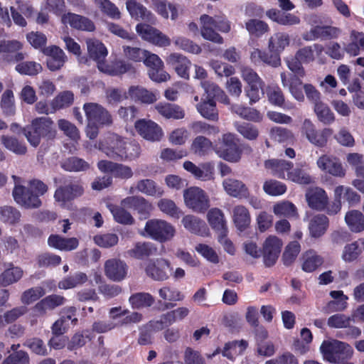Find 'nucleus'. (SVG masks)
Segmentation results:
<instances>
[{
  "mask_svg": "<svg viewBox=\"0 0 364 364\" xmlns=\"http://www.w3.org/2000/svg\"><path fill=\"white\" fill-rule=\"evenodd\" d=\"M121 205L136 210L141 218H148L152 210L151 204L141 196H128L121 201Z\"/></svg>",
  "mask_w": 364,
  "mask_h": 364,
  "instance_id": "nucleus-23",
  "label": "nucleus"
},
{
  "mask_svg": "<svg viewBox=\"0 0 364 364\" xmlns=\"http://www.w3.org/2000/svg\"><path fill=\"white\" fill-rule=\"evenodd\" d=\"M302 260L301 268L306 272H313L323 263V257L313 250L305 252Z\"/></svg>",
  "mask_w": 364,
  "mask_h": 364,
  "instance_id": "nucleus-38",
  "label": "nucleus"
},
{
  "mask_svg": "<svg viewBox=\"0 0 364 364\" xmlns=\"http://www.w3.org/2000/svg\"><path fill=\"white\" fill-rule=\"evenodd\" d=\"M212 146V142L208 138L198 136L193 141L191 150L195 154L203 156L211 151Z\"/></svg>",
  "mask_w": 364,
  "mask_h": 364,
  "instance_id": "nucleus-56",
  "label": "nucleus"
},
{
  "mask_svg": "<svg viewBox=\"0 0 364 364\" xmlns=\"http://www.w3.org/2000/svg\"><path fill=\"white\" fill-rule=\"evenodd\" d=\"M136 31L143 40L156 46L166 47L171 44V40L166 35L148 24H137Z\"/></svg>",
  "mask_w": 364,
  "mask_h": 364,
  "instance_id": "nucleus-12",
  "label": "nucleus"
},
{
  "mask_svg": "<svg viewBox=\"0 0 364 364\" xmlns=\"http://www.w3.org/2000/svg\"><path fill=\"white\" fill-rule=\"evenodd\" d=\"M273 212L277 216L293 218L297 216L296 206L289 201H282L275 204L273 207Z\"/></svg>",
  "mask_w": 364,
  "mask_h": 364,
  "instance_id": "nucleus-60",
  "label": "nucleus"
},
{
  "mask_svg": "<svg viewBox=\"0 0 364 364\" xmlns=\"http://www.w3.org/2000/svg\"><path fill=\"white\" fill-rule=\"evenodd\" d=\"M223 186L226 193L230 196L237 198H247L250 192L246 185L241 181L228 178L223 182Z\"/></svg>",
  "mask_w": 364,
  "mask_h": 364,
  "instance_id": "nucleus-29",
  "label": "nucleus"
},
{
  "mask_svg": "<svg viewBox=\"0 0 364 364\" xmlns=\"http://www.w3.org/2000/svg\"><path fill=\"white\" fill-rule=\"evenodd\" d=\"M289 44V36L284 33H277L270 37L268 48L271 53H281Z\"/></svg>",
  "mask_w": 364,
  "mask_h": 364,
  "instance_id": "nucleus-46",
  "label": "nucleus"
},
{
  "mask_svg": "<svg viewBox=\"0 0 364 364\" xmlns=\"http://www.w3.org/2000/svg\"><path fill=\"white\" fill-rule=\"evenodd\" d=\"M323 50L322 45L315 43L312 46H304L299 49L295 55L303 63H309L315 60V54L319 55Z\"/></svg>",
  "mask_w": 364,
  "mask_h": 364,
  "instance_id": "nucleus-41",
  "label": "nucleus"
},
{
  "mask_svg": "<svg viewBox=\"0 0 364 364\" xmlns=\"http://www.w3.org/2000/svg\"><path fill=\"white\" fill-rule=\"evenodd\" d=\"M126 207L109 205V209L112 213L114 220L123 225H132L134 222L132 215L125 210Z\"/></svg>",
  "mask_w": 364,
  "mask_h": 364,
  "instance_id": "nucleus-52",
  "label": "nucleus"
},
{
  "mask_svg": "<svg viewBox=\"0 0 364 364\" xmlns=\"http://www.w3.org/2000/svg\"><path fill=\"white\" fill-rule=\"evenodd\" d=\"M219 152L220 156L226 161L231 162L239 161L241 152L234 134L231 133L223 134Z\"/></svg>",
  "mask_w": 364,
  "mask_h": 364,
  "instance_id": "nucleus-14",
  "label": "nucleus"
},
{
  "mask_svg": "<svg viewBox=\"0 0 364 364\" xmlns=\"http://www.w3.org/2000/svg\"><path fill=\"white\" fill-rule=\"evenodd\" d=\"M282 246V240L274 235H270L265 240L262 247V255L266 267H272L276 263Z\"/></svg>",
  "mask_w": 364,
  "mask_h": 364,
  "instance_id": "nucleus-15",
  "label": "nucleus"
},
{
  "mask_svg": "<svg viewBox=\"0 0 364 364\" xmlns=\"http://www.w3.org/2000/svg\"><path fill=\"white\" fill-rule=\"evenodd\" d=\"M129 301L133 309H141L151 306L154 302V299L149 293L139 292L132 294Z\"/></svg>",
  "mask_w": 364,
  "mask_h": 364,
  "instance_id": "nucleus-53",
  "label": "nucleus"
},
{
  "mask_svg": "<svg viewBox=\"0 0 364 364\" xmlns=\"http://www.w3.org/2000/svg\"><path fill=\"white\" fill-rule=\"evenodd\" d=\"M330 296L335 300L331 301L328 304V308L332 311H341L347 308L348 296H346L342 291H331Z\"/></svg>",
  "mask_w": 364,
  "mask_h": 364,
  "instance_id": "nucleus-58",
  "label": "nucleus"
},
{
  "mask_svg": "<svg viewBox=\"0 0 364 364\" xmlns=\"http://www.w3.org/2000/svg\"><path fill=\"white\" fill-rule=\"evenodd\" d=\"M1 108L6 116H13L16 108L14 105V93L10 90H6L1 95Z\"/></svg>",
  "mask_w": 364,
  "mask_h": 364,
  "instance_id": "nucleus-64",
  "label": "nucleus"
},
{
  "mask_svg": "<svg viewBox=\"0 0 364 364\" xmlns=\"http://www.w3.org/2000/svg\"><path fill=\"white\" fill-rule=\"evenodd\" d=\"M333 199L340 200L341 203L346 201L352 205L360 202V196L350 187L340 185L334 189Z\"/></svg>",
  "mask_w": 364,
  "mask_h": 364,
  "instance_id": "nucleus-35",
  "label": "nucleus"
},
{
  "mask_svg": "<svg viewBox=\"0 0 364 364\" xmlns=\"http://www.w3.org/2000/svg\"><path fill=\"white\" fill-rule=\"evenodd\" d=\"M11 266L0 274V287H6L16 283L23 277V272L20 267H14L13 264Z\"/></svg>",
  "mask_w": 364,
  "mask_h": 364,
  "instance_id": "nucleus-42",
  "label": "nucleus"
},
{
  "mask_svg": "<svg viewBox=\"0 0 364 364\" xmlns=\"http://www.w3.org/2000/svg\"><path fill=\"white\" fill-rule=\"evenodd\" d=\"M328 218L323 214L314 215L309 221V230L311 237L318 238L326 232L328 227Z\"/></svg>",
  "mask_w": 364,
  "mask_h": 364,
  "instance_id": "nucleus-33",
  "label": "nucleus"
},
{
  "mask_svg": "<svg viewBox=\"0 0 364 364\" xmlns=\"http://www.w3.org/2000/svg\"><path fill=\"white\" fill-rule=\"evenodd\" d=\"M126 8L131 17L137 21H144L151 23L156 21L152 12L136 0H127Z\"/></svg>",
  "mask_w": 364,
  "mask_h": 364,
  "instance_id": "nucleus-24",
  "label": "nucleus"
},
{
  "mask_svg": "<svg viewBox=\"0 0 364 364\" xmlns=\"http://www.w3.org/2000/svg\"><path fill=\"white\" fill-rule=\"evenodd\" d=\"M128 266L125 262L118 259H110L105 263V274L114 282H121L127 276Z\"/></svg>",
  "mask_w": 364,
  "mask_h": 364,
  "instance_id": "nucleus-18",
  "label": "nucleus"
},
{
  "mask_svg": "<svg viewBox=\"0 0 364 364\" xmlns=\"http://www.w3.org/2000/svg\"><path fill=\"white\" fill-rule=\"evenodd\" d=\"M353 321H355L353 314L347 316L344 314H336L328 318L327 325L332 328H345Z\"/></svg>",
  "mask_w": 364,
  "mask_h": 364,
  "instance_id": "nucleus-61",
  "label": "nucleus"
},
{
  "mask_svg": "<svg viewBox=\"0 0 364 364\" xmlns=\"http://www.w3.org/2000/svg\"><path fill=\"white\" fill-rule=\"evenodd\" d=\"M157 112L166 119H181L185 116L183 109L176 104L160 102L155 107Z\"/></svg>",
  "mask_w": 364,
  "mask_h": 364,
  "instance_id": "nucleus-34",
  "label": "nucleus"
},
{
  "mask_svg": "<svg viewBox=\"0 0 364 364\" xmlns=\"http://www.w3.org/2000/svg\"><path fill=\"white\" fill-rule=\"evenodd\" d=\"M324 16L319 14H310L304 17V21L311 27L309 31L302 35L306 41L316 40H331L339 37L341 29L336 26L324 25Z\"/></svg>",
  "mask_w": 364,
  "mask_h": 364,
  "instance_id": "nucleus-2",
  "label": "nucleus"
},
{
  "mask_svg": "<svg viewBox=\"0 0 364 364\" xmlns=\"http://www.w3.org/2000/svg\"><path fill=\"white\" fill-rule=\"evenodd\" d=\"M200 33L203 38L216 43L222 44L223 38L215 29L223 33H228L230 31V23L224 16L212 17L203 14L200 16Z\"/></svg>",
  "mask_w": 364,
  "mask_h": 364,
  "instance_id": "nucleus-4",
  "label": "nucleus"
},
{
  "mask_svg": "<svg viewBox=\"0 0 364 364\" xmlns=\"http://www.w3.org/2000/svg\"><path fill=\"white\" fill-rule=\"evenodd\" d=\"M183 168L197 179L208 181L213 178L214 167L210 163L196 166L193 162L186 161L183 163Z\"/></svg>",
  "mask_w": 364,
  "mask_h": 364,
  "instance_id": "nucleus-28",
  "label": "nucleus"
},
{
  "mask_svg": "<svg viewBox=\"0 0 364 364\" xmlns=\"http://www.w3.org/2000/svg\"><path fill=\"white\" fill-rule=\"evenodd\" d=\"M15 186L12 191L14 200L27 209L38 208L42 205L40 196L48 191V186L43 181L37 179L28 182V186L18 184L20 178L12 176Z\"/></svg>",
  "mask_w": 364,
  "mask_h": 364,
  "instance_id": "nucleus-1",
  "label": "nucleus"
},
{
  "mask_svg": "<svg viewBox=\"0 0 364 364\" xmlns=\"http://www.w3.org/2000/svg\"><path fill=\"white\" fill-rule=\"evenodd\" d=\"M63 169L69 172H85L90 168V164L77 156H70L61 162Z\"/></svg>",
  "mask_w": 364,
  "mask_h": 364,
  "instance_id": "nucleus-40",
  "label": "nucleus"
},
{
  "mask_svg": "<svg viewBox=\"0 0 364 364\" xmlns=\"http://www.w3.org/2000/svg\"><path fill=\"white\" fill-rule=\"evenodd\" d=\"M124 141L117 134L109 133L103 139L100 140L95 147L106 156L114 160H120L119 154L123 153Z\"/></svg>",
  "mask_w": 364,
  "mask_h": 364,
  "instance_id": "nucleus-9",
  "label": "nucleus"
},
{
  "mask_svg": "<svg viewBox=\"0 0 364 364\" xmlns=\"http://www.w3.org/2000/svg\"><path fill=\"white\" fill-rule=\"evenodd\" d=\"M1 143L6 149L16 154L22 155L26 153L27 149L26 145L15 137L2 135L1 136Z\"/></svg>",
  "mask_w": 364,
  "mask_h": 364,
  "instance_id": "nucleus-51",
  "label": "nucleus"
},
{
  "mask_svg": "<svg viewBox=\"0 0 364 364\" xmlns=\"http://www.w3.org/2000/svg\"><path fill=\"white\" fill-rule=\"evenodd\" d=\"M301 133L311 144L318 147H323L326 144L328 138L331 135L332 131L330 129L317 130L310 119H305L301 124Z\"/></svg>",
  "mask_w": 364,
  "mask_h": 364,
  "instance_id": "nucleus-10",
  "label": "nucleus"
},
{
  "mask_svg": "<svg viewBox=\"0 0 364 364\" xmlns=\"http://www.w3.org/2000/svg\"><path fill=\"white\" fill-rule=\"evenodd\" d=\"M43 52L48 56L47 66L51 71L60 70L68 60L65 52L57 46L45 48Z\"/></svg>",
  "mask_w": 364,
  "mask_h": 364,
  "instance_id": "nucleus-21",
  "label": "nucleus"
},
{
  "mask_svg": "<svg viewBox=\"0 0 364 364\" xmlns=\"http://www.w3.org/2000/svg\"><path fill=\"white\" fill-rule=\"evenodd\" d=\"M129 96L135 101L151 104L157 100L155 92L147 90L141 86H131L128 90Z\"/></svg>",
  "mask_w": 364,
  "mask_h": 364,
  "instance_id": "nucleus-39",
  "label": "nucleus"
},
{
  "mask_svg": "<svg viewBox=\"0 0 364 364\" xmlns=\"http://www.w3.org/2000/svg\"><path fill=\"white\" fill-rule=\"evenodd\" d=\"M317 166L322 171L336 177H344L346 170L340 160L328 155H323L317 160Z\"/></svg>",
  "mask_w": 364,
  "mask_h": 364,
  "instance_id": "nucleus-19",
  "label": "nucleus"
},
{
  "mask_svg": "<svg viewBox=\"0 0 364 364\" xmlns=\"http://www.w3.org/2000/svg\"><path fill=\"white\" fill-rule=\"evenodd\" d=\"M153 9L164 18H168V9L171 13V18L175 19L178 16V9L172 4L168 3L166 0H151Z\"/></svg>",
  "mask_w": 364,
  "mask_h": 364,
  "instance_id": "nucleus-50",
  "label": "nucleus"
},
{
  "mask_svg": "<svg viewBox=\"0 0 364 364\" xmlns=\"http://www.w3.org/2000/svg\"><path fill=\"white\" fill-rule=\"evenodd\" d=\"M306 198L309 206L317 210H324L328 201L326 191L318 187L309 189L306 193Z\"/></svg>",
  "mask_w": 364,
  "mask_h": 364,
  "instance_id": "nucleus-27",
  "label": "nucleus"
},
{
  "mask_svg": "<svg viewBox=\"0 0 364 364\" xmlns=\"http://www.w3.org/2000/svg\"><path fill=\"white\" fill-rule=\"evenodd\" d=\"M245 28L249 33L255 37L259 38L269 30L268 24L259 19H250L245 23Z\"/></svg>",
  "mask_w": 364,
  "mask_h": 364,
  "instance_id": "nucleus-54",
  "label": "nucleus"
},
{
  "mask_svg": "<svg viewBox=\"0 0 364 364\" xmlns=\"http://www.w3.org/2000/svg\"><path fill=\"white\" fill-rule=\"evenodd\" d=\"M84 193L82 184L77 181L58 187L54 193L55 201L60 203V206L66 208L68 202L81 196Z\"/></svg>",
  "mask_w": 364,
  "mask_h": 364,
  "instance_id": "nucleus-13",
  "label": "nucleus"
},
{
  "mask_svg": "<svg viewBox=\"0 0 364 364\" xmlns=\"http://www.w3.org/2000/svg\"><path fill=\"white\" fill-rule=\"evenodd\" d=\"M22 132L30 144L34 147L40 144L42 137L51 139L56 134L53 122L50 118L45 117L33 119L31 124L23 128Z\"/></svg>",
  "mask_w": 364,
  "mask_h": 364,
  "instance_id": "nucleus-3",
  "label": "nucleus"
},
{
  "mask_svg": "<svg viewBox=\"0 0 364 364\" xmlns=\"http://www.w3.org/2000/svg\"><path fill=\"white\" fill-rule=\"evenodd\" d=\"M182 223L184 228L192 233L201 236H206L208 234L209 230L205 223L194 215H186L182 219Z\"/></svg>",
  "mask_w": 364,
  "mask_h": 364,
  "instance_id": "nucleus-32",
  "label": "nucleus"
},
{
  "mask_svg": "<svg viewBox=\"0 0 364 364\" xmlns=\"http://www.w3.org/2000/svg\"><path fill=\"white\" fill-rule=\"evenodd\" d=\"M136 189L146 196L160 197L164 194V191L156 183L151 179L139 180L136 185Z\"/></svg>",
  "mask_w": 364,
  "mask_h": 364,
  "instance_id": "nucleus-44",
  "label": "nucleus"
},
{
  "mask_svg": "<svg viewBox=\"0 0 364 364\" xmlns=\"http://www.w3.org/2000/svg\"><path fill=\"white\" fill-rule=\"evenodd\" d=\"M168 65L171 66L178 76L184 79L189 78V70L191 62L185 55L178 53H171L166 59Z\"/></svg>",
  "mask_w": 364,
  "mask_h": 364,
  "instance_id": "nucleus-20",
  "label": "nucleus"
},
{
  "mask_svg": "<svg viewBox=\"0 0 364 364\" xmlns=\"http://www.w3.org/2000/svg\"><path fill=\"white\" fill-rule=\"evenodd\" d=\"M83 109L88 122L100 126H111L113 123L112 114L101 105L94 102L84 104Z\"/></svg>",
  "mask_w": 364,
  "mask_h": 364,
  "instance_id": "nucleus-8",
  "label": "nucleus"
},
{
  "mask_svg": "<svg viewBox=\"0 0 364 364\" xmlns=\"http://www.w3.org/2000/svg\"><path fill=\"white\" fill-rule=\"evenodd\" d=\"M50 247L61 251H72L79 245V241L76 237L66 238L58 235H51L48 239Z\"/></svg>",
  "mask_w": 364,
  "mask_h": 364,
  "instance_id": "nucleus-30",
  "label": "nucleus"
},
{
  "mask_svg": "<svg viewBox=\"0 0 364 364\" xmlns=\"http://www.w3.org/2000/svg\"><path fill=\"white\" fill-rule=\"evenodd\" d=\"M233 222L240 231L245 230L250 224V213L246 207L238 205L232 209Z\"/></svg>",
  "mask_w": 364,
  "mask_h": 364,
  "instance_id": "nucleus-37",
  "label": "nucleus"
},
{
  "mask_svg": "<svg viewBox=\"0 0 364 364\" xmlns=\"http://www.w3.org/2000/svg\"><path fill=\"white\" fill-rule=\"evenodd\" d=\"M247 346L248 343L245 340L227 343L223 350V355L233 360L236 355L242 354L245 350Z\"/></svg>",
  "mask_w": 364,
  "mask_h": 364,
  "instance_id": "nucleus-47",
  "label": "nucleus"
},
{
  "mask_svg": "<svg viewBox=\"0 0 364 364\" xmlns=\"http://www.w3.org/2000/svg\"><path fill=\"white\" fill-rule=\"evenodd\" d=\"M363 251H364V239L360 238L344 247L341 258L346 262H351L357 259Z\"/></svg>",
  "mask_w": 364,
  "mask_h": 364,
  "instance_id": "nucleus-36",
  "label": "nucleus"
},
{
  "mask_svg": "<svg viewBox=\"0 0 364 364\" xmlns=\"http://www.w3.org/2000/svg\"><path fill=\"white\" fill-rule=\"evenodd\" d=\"M74 101V95L70 91L60 92L51 102L53 111L70 106Z\"/></svg>",
  "mask_w": 364,
  "mask_h": 364,
  "instance_id": "nucleus-59",
  "label": "nucleus"
},
{
  "mask_svg": "<svg viewBox=\"0 0 364 364\" xmlns=\"http://www.w3.org/2000/svg\"><path fill=\"white\" fill-rule=\"evenodd\" d=\"M314 112L319 121L325 124H330L335 121L334 114L328 106L322 102L314 105Z\"/></svg>",
  "mask_w": 364,
  "mask_h": 364,
  "instance_id": "nucleus-62",
  "label": "nucleus"
},
{
  "mask_svg": "<svg viewBox=\"0 0 364 364\" xmlns=\"http://www.w3.org/2000/svg\"><path fill=\"white\" fill-rule=\"evenodd\" d=\"M87 281V277L86 274L78 272L61 280L58 283V287L61 289H72L85 283Z\"/></svg>",
  "mask_w": 364,
  "mask_h": 364,
  "instance_id": "nucleus-55",
  "label": "nucleus"
},
{
  "mask_svg": "<svg viewBox=\"0 0 364 364\" xmlns=\"http://www.w3.org/2000/svg\"><path fill=\"white\" fill-rule=\"evenodd\" d=\"M186 205L196 213H205L210 207V200L205 192L198 187H191L183 192Z\"/></svg>",
  "mask_w": 364,
  "mask_h": 364,
  "instance_id": "nucleus-6",
  "label": "nucleus"
},
{
  "mask_svg": "<svg viewBox=\"0 0 364 364\" xmlns=\"http://www.w3.org/2000/svg\"><path fill=\"white\" fill-rule=\"evenodd\" d=\"M66 299L63 296L51 294L36 304L32 311L36 316H44L48 311L54 310L55 308L63 305Z\"/></svg>",
  "mask_w": 364,
  "mask_h": 364,
  "instance_id": "nucleus-17",
  "label": "nucleus"
},
{
  "mask_svg": "<svg viewBox=\"0 0 364 364\" xmlns=\"http://www.w3.org/2000/svg\"><path fill=\"white\" fill-rule=\"evenodd\" d=\"M135 129L144 139L150 141H159L163 136L161 128L154 122L139 119L135 122Z\"/></svg>",
  "mask_w": 364,
  "mask_h": 364,
  "instance_id": "nucleus-16",
  "label": "nucleus"
},
{
  "mask_svg": "<svg viewBox=\"0 0 364 364\" xmlns=\"http://www.w3.org/2000/svg\"><path fill=\"white\" fill-rule=\"evenodd\" d=\"M320 350L324 359L332 363L349 360L353 354V349L349 344L338 340L324 341Z\"/></svg>",
  "mask_w": 364,
  "mask_h": 364,
  "instance_id": "nucleus-5",
  "label": "nucleus"
},
{
  "mask_svg": "<svg viewBox=\"0 0 364 364\" xmlns=\"http://www.w3.org/2000/svg\"><path fill=\"white\" fill-rule=\"evenodd\" d=\"M345 221L352 232H360L364 230V215L359 210H352L347 212Z\"/></svg>",
  "mask_w": 364,
  "mask_h": 364,
  "instance_id": "nucleus-43",
  "label": "nucleus"
},
{
  "mask_svg": "<svg viewBox=\"0 0 364 364\" xmlns=\"http://www.w3.org/2000/svg\"><path fill=\"white\" fill-rule=\"evenodd\" d=\"M86 44L90 58L97 63V68L100 70V65H105V60L107 55L106 47L102 42L95 38L87 39Z\"/></svg>",
  "mask_w": 364,
  "mask_h": 364,
  "instance_id": "nucleus-25",
  "label": "nucleus"
},
{
  "mask_svg": "<svg viewBox=\"0 0 364 364\" xmlns=\"http://www.w3.org/2000/svg\"><path fill=\"white\" fill-rule=\"evenodd\" d=\"M61 21L64 24H68L73 28L93 31L95 29L94 23L88 18L74 13L68 12L62 15Z\"/></svg>",
  "mask_w": 364,
  "mask_h": 364,
  "instance_id": "nucleus-22",
  "label": "nucleus"
},
{
  "mask_svg": "<svg viewBox=\"0 0 364 364\" xmlns=\"http://www.w3.org/2000/svg\"><path fill=\"white\" fill-rule=\"evenodd\" d=\"M156 248L149 242H136L133 247L127 251L126 254L128 257L142 259L156 253Z\"/></svg>",
  "mask_w": 364,
  "mask_h": 364,
  "instance_id": "nucleus-31",
  "label": "nucleus"
},
{
  "mask_svg": "<svg viewBox=\"0 0 364 364\" xmlns=\"http://www.w3.org/2000/svg\"><path fill=\"white\" fill-rule=\"evenodd\" d=\"M132 66L130 63L125 61H116L112 65L105 64L100 65V71L110 75H120L130 71Z\"/></svg>",
  "mask_w": 364,
  "mask_h": 364,
  "instance_id": "nucleus-49",
  "label": "nucleus"
},
{
  "mask_svg": "<svg viewBox=\"0 0 364 364\" xmlns=\"http://www.w3.org/2000/svg\"><path fill=\"white\" fill-rule=\"evenodd\" d=\"M266 168L271 171V173L274 176L288 179V174L291 173L293 168V163L284 159H269L264 162Z\"/></svg>",
  "mask_w": 364,
  "mask_h": 364,
  "instance_id": "nucleus-26",
  "label": "nucleus"
},
{
  "mask_svg": "<svg viewBox=\"0 0 364 364\" xmlns=\"http://www.w3.org/2000/svg\"><path fill=\"white\" fill-rule=\"evenodd\" d=\"M231 110L240 117L247 120L258 122L262 118L260 113L257 109L244 107L240 105H232Z\"/></svg>",
  "mask_w": 364,
  "mask_h": 364,
  "instance_id": "nucleus-57",
  "label": "nucleus"
},
{
  "mask_svg": "<svg viewBox=\"0 0 364 364\" xmlns=\"http://www.w3.org/2000/svg\"><path fill=\"white\" fill-rule=\"evenodd\" d=\"M208 221L210 225L218 233L224 232L227 230L226 223L224 219V214L218 208L210 209L207 215Z\"/></svg>",
  "mask_w": 364,
  "mask_h": 364,
  "instance_id": "nucleus-45",
  "label": "nucleus"
},
{
  "mask_svg": "<svg viewBox=\"0 0 364 364\" xmlns=\"http://www.w3.org/2000/svg\"><path fill=\"white\" fill-rule=\"evenodd\" d=\"M197 109L203 117L209 120L217 121L218 119L216 104L213 99H205L203 102L197 105Z\"/></svg>",
  "mask_w": 364,
  "mask_h": 364,
  "instance_id": "nucleus-48",
  "label": "nucleus"
},
{
  "mask_svg": "<svg viewBox=\"0 0 364 364\" xmlns=\"http://www.w3.org/2000/svg\"><path fill=\"white\" fill-rule=\"evenodd\" d=\"M21 213L12 206H4L0 208V220L9 224H16L20 221Z\"/></svg>",
  "mask_w": 364,
  "mask_h": 364,
  "instance_id": "nucleus-63",
  "label": "nucleus"
},
{
  "mask_svg": "<svg viewBox=\"0 0 364 364\" xmlns=\"http://www.w3.org/2000/svg\"><path fill=\"white\" fill-rule=\"evenodd\" d=\"M144 230L151 238L161 242L170 240L175 234L174 228L161 220H148Z\"/></svg>",
  "mask_w": 364,
  "mask_h": 364,
  "instance_id": "nucleus-7",
  "label": "nucleus"
},
{
  "mask_svg": "<svg viewBox=\"0 0 364 364\" xmlns=\"http://www.w3.org/2000/svg\"><path fill=\"white\" fill-rule=\"evenodd\" d=\"M146 274L154 281L162 282L168 279L172 270L171 262L164 258L149 259L145 265Z\"/></svg>",
  "mask_w": 364,
  "mask_h": 364,
  "instance_id": "nucleus-11",
  "label": "nucleus"
}]
</instances>
